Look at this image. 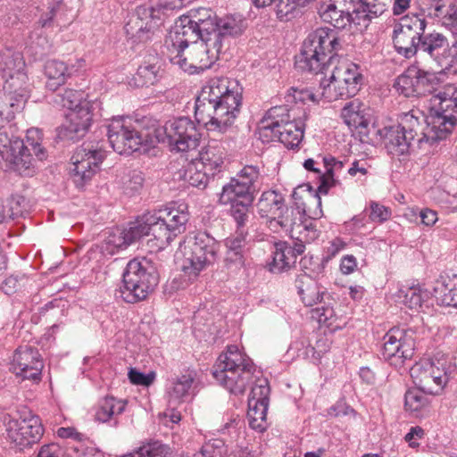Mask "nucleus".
I'll return each mask as SVG.
<instances>
[{
	"mask_svg": "<svg viewBox=\"0 0 457 457\" xmlns=\"http://www.w3.org/2000/svg\"><path fill=\"white\" fill-rule=\"evenodd\" d=\"M325 171L320 178L318 191L312 193L309 185L296 187L292 197L297 201L295 206H287L283 203L280 210L270 220V228L277 232L279 228L289 232L293 240L301 242H313L320 236L312 220L322 216L321 198L320 194H328V189L336 185L335 172L343 169L342 162L333 156H325L322 159Z\"/></svg>",
	"mask_w": 457,
	"mask_h": 457,
	"instance_id": "obj_1",
	"label": "nucleus"
},
{
	"mask_svg": "<svg viewBox=\"0 0 457 457\" xmlns=\"http://www.w3.org/2000/svg\"><path fill=\"white\" fill-rule=\"evenodd\" d=\"M242 88L236 80L212 78L202 87L195 100V116L208 131L225 133L240 113Z\"/></svg>",
	"mask_w": 457,
	"mask_h": 457,
	"instance_id": "obj_2",
	"label": "nucleus"
},
{
	"mask_svg": "<svg viewBox=\"0 0 457 457\" xmlns=\"http://www.w3.org/2000/svg\"><path fill=\"white\" fill-rule=\"evenodd\" d=\"M212 376L221 386L234 395L245 393L250 381L254 378L248 400L269 404L270 386L266 378H262L253 361L235 345L227 346L212 367Z\"/></svg>",
	"mask_w": 457,
	"mask_h": 457,
	"instance_id": "obj_3",
	"label": "nucleus"
},
{
	"mask_svg": "<svg viewBox=\"0 0 457 457\" xmlns=\"http://www.w3.org/2000/svg\"><path fill=\"white\" fill-rule=\"evenodd\" d=\"M427 20L421 14L411 13L402 17L394 25L392 39L395 51L405 58L413 57L418 52L432 54L445 43L443 33H425Z\"/></svg>",
	"mask_w": 457,
	"mask_h": 457,
	"instance_id": "obj_4",
	"label": "nucleus"
},
{
	"mask_svg": "<svg viewBox=\"0 0 457 457\" xmlns=\"http://www.w3.org/2000/svg\"><path fill=\"white\" fill-rule=\"evenodd\" d=\"M186 210L185 204L178 207L170 205L142 215L134 221L139 239L153 236L158 248H165L179 234L185 231L188 221Z\"/></svg>",
	"mask_w": 457,
	"mask_h": 457,
	"instance_id": "obj_5",
	"label": "nucleus"
},
{
	"mask_svg": "<svg viewBox=\"0 0 457 457\" xmlns=\"http://www.w3.org/2000/svg\"><path fill=\"white\" fill-rule=\"evenodd\" d=\"M385 148L392 157L405 158L424 144L432 145L428 137V130H424L423 124L413 112H403L395 125L386 126L378 130Z\"/></svg>",
	"mask_w": 457,
	"mask_h": 457,
	"instance_id": "obj_6",
	"label": "nucleus"
},
{
	"mask_svg": "<svg viewBox=\"0 0 457 457\" xmlns=\"http://www.w3.org/2000/svg\"><path fill=\"white\" fill-rule=\"evenodd\" d=\"M341 48L335 30L319 28L304 39L301 54L295 60L296 68L315 74H324L334 64Z\"/></svg>",
	"mask_w": 457,
	"mask_h": 457,
	"instance_id": "obj_7",
	"label": "nucleus"
},
{
	"mask_svg": "<svg viewBox=\"0 0 457 457\" xmlns=\"http://www.w3.org/2000/svg\"><path fill=\"white\" fill-rule=\"evenodd\" d=\"M220 250L219 242L206 232H198L180 243L176 260L184 277L195 280L208 266L213 264Z\"/></svg>",
	"mask_w": 457,
	"mask_h": 457,
	"instance_id": "obj_8",
	"label": "nucleus"
},
{
	"mask_svg": "<svg viewBox=\"0 0 457 457\" xmlns=\"http://www.w3.org/2000/svg\"><path fill=\"white\" fill-rule=\"evenodd\" d=\"M231 38L221 32L203 36L202 39L190 44L179 54H169V60L186 72L198 73L215 63L220 54L228 48Z\"/></svg>",
	"mask_w": 457,
	"mask_h": 457,
	"instance_id": "obj_9",
	"label": "nucleus"
},
{
	"mask_svg": "<svg viewBox=\"0 0 457 457\" xmlns=\"http://www.w3.org/2000/svg\"><path fill=\"white\" fill-rule=\"evenodd\" d=\"M122 283L118 292L124 302L143 301L159 283L157 267L146 258L132 259L123 271Z\"/></svg>",
	"mask_w": 457,
	"mask_h": 457,
	"instance_id": "obj_10",
	"label": "nucleus"
},
{
	"mask_svg": "<svg viewBox=\"0 0 457 457\" xmlns=\"http://www.w3.org/2000/svg\"><path fill=\"white\" fill-rule=\"evenodd\" d=\"M428 137L435 143L447 137L457 123V87L448 85L432 96Z\"/></svg>",
	"mask_w": 457,
	"mask_h": 457,
	"instance_id": "obj_11",
	"label": "nucleus"
},
{
	"mask_svg": "<svg viewBox=\"0 0 457 457\" xmlns=\"http://www.w3.org/2000/svg\"><path fill=\"white\" fill-rule=\"evenodd\" d=\"M156 137L159 142L167 144L170 151L185 153L196 149L201 135L190 118L178 117L156 129Z\"/></svg>",
	"mask_w": 457,
	"mask_h": 457,
	"instance_id": "obj_12",
	"label": "nucleus"
},
{
	"mask_svg": "<svg viewBox=\"0 0 457 457\" xmlns=\"http://www.w3.org/2000/svg\"><path fill=\"white\" fill-rule=\"evenodd\" d=\"M450 362L444 356H434L415 363L410 370L417 387L429 395H438L449 381Z\"/></svg>",
	"mask_w": 457,
	"mask_h": 457,
	"instance_id": "obj_13",
	"label": "nucleus"
},
{
	"mask_svg": "<svg viewBox=\"0 0 457 457\" xmlns=\"http://www.w3.org/2000/svg\"><path fill=\"white\" fill-rule=\"evenodd\" d=\"M138 122L129 118H113L106 126L107 137L119 154L129 155L147 141L149 133L138 129Z\"/></svg>",
	"mask_w": 457,
	"mask_h": 457,
	"instance_id": "obj_14",
	"label": "nucleus"
},
{
	"mask_svg": "<svg viewBox=\"0 0 457 457\" xmlns=\"http://www.w3.org/2000/svg\"><path fill=\"white\" fill-rule=\"evenodd\" d=\"M162 24L160 9L141 5L129 17L124 29L132 43H146L157 35Z\"/></svg>",
	"mask_w": 457,
	"mask_h": 457,
	"instance_id": "obj_15",
	"label": "nucleus"
},
{
	"mask_svg": "<svg viewBox=\"0 0 457 457\" xmlns=\"http://www.w3.org/2000/svg\"><path fill=\"white\" fill-rule=\"evenodd\" d=\"M188 22H193L204 32V36H211L215 32H221L223 36L235 37L242 34L245 29L244 21L234 16H226L218 19L216 14L209 8H197L190 10L187 14Z\"/></svg>",
	"mask_w": 457,
	"mask_h": 457,
	"instance_id": "obj_16",
	"label": "nucleus"
},
{
	"mask_svg": "<svg viewBox=\"0 0 457 457\" xmlns=\"http://www.w3.org/2000/svg\"><path fill=\"white\" fill-rule=\"evenodd\" d=\"M415 332L412 329L391 328L383 337L381 355L395 367H401L415 351Z\"/></svg>",
	"mask_w": 457,
	"mask_h": 457,
	"instance_id": "obj_17",
	"label": "nucleus"
},
{
	"mask_svg": "<svg viewBox=\"0 0 457 457\" xmlns=\"http://www.w3.org/2000/svg\"><path fill=\"white\" fill-rule=\"evenodd\" d=\"M104 157L105 152L99 143L85 142L78 147L71 156L75 182L82 186L90 180Z\"/></svg>",
	"mask_w": 457,
	"mask_h": 457,
	"instance_id": "obj_18",
	"label": "nucleus"
},
{
	"mask_svg": "<svg viewBox=\"0 0 457 457\" xmlns=\"http://www.w3.org/2000/svg\"><path fill=\"white\" fill-rule=\"evenodd\" d=\"M5 426L7 438L20 450L37 443L44 434V428L36 417L10 419Z\"/></svg>",
	"mask_w": 457,
	"mask_h": 457,
	"instance_id": "obj_19",
	"label": "nucleus"
},
{
	"mask_svg": "<svg viewBox=\"0 0 457 457\" xmlns=\"http://www.w3.org/2000/svg\"><path fill=\"white\" fill-rule=\"evenodd\" d=\"M44 363L37 348L23 345L14 353L10 370L22 380L39 381Z\"/></svg>",
	"mask_w": 457,
	"mask_h": 457,
	"instance_id": "obj_20",
	"label": "nucleus"
},
{
	"mask_svg": "<svg viewBox=\"0 0 457 457\" xmlns=\"http://www.w3.org/2000/svg\"><path fill=\"white\" fill-rule=\"evenodd\" d=\"M189 21V18L182 15L179 22L176 23L174 30L170 34L165 40V48L167 50V57L169 54H179L182 50L193 42L202 39L204 32L198 26H195L193 22Z\"/></svg>",
	"mask_w": 457,
	"mask_h": 457,
	"instance_id": "obj_21",
	"label": "nucleus"
},
{
	"mask_svg": "<svg viewBox=\"0 0 457 457\" xmlns=\"http://www.w3.org/2000/svg\"><path fill=\"white\" fill-rule=\"evenodd\" d=\"M29 84L26 72L14 73L4 79L3 92L0 97L6 105L7 103L14 111L21 112L29 96Z\"/></svg>",
	"mask_w": 457,
	"mask_h": 457,
	"instance_id": "obj_22",
	"label": "nucleus"
},
{
	"mask_svg": "<svg viewBox=\"0 0 457 457\" xmlns=\"http://www.w3.org/2000/svg\"><path fill=\"white\" fill-rule=\"evenodd\" d=\"M93 120L92 104L82 102L79 108H72L66 114V121L62 126V137L71 140L83 137L88 131Z\"/></svg>",
	"mask_w": 457,
	"mask_h": 457,
	"instance_id": "obj_23",
	"label": "nucleus"
},
{
	"mask_svg": "<svg viewBox=\"0 0 457 457\" xmlns=\"http://www.w3.org/2000/svg\"><path fill=\"white\" fill-rule=\"evenodd\" d=\"M311 242L293 240V245L286 241L275 243L272 260L268 263L269 270L273 273H280L293 267L298 255L305 250V245Z\"/></svg>",
	"mask_w": 457,
	"mask_h": 457,
	"instance_id": "obj_24",
	"label": "nucleus"
},
{
	"mask_svg": "<svg viewBox=\"0 0 457 457\" xmlns=\"http://www.w3.org/2000/svg\"><path fill=\"white\" fill-rule=\"evenodd\" d=\"M331 78L343 88L346 97L355 96L362 81L360 67L348 61H343L335 66L331 71Z\"/></svg>",
	"mask_w": 457,
	"mask_h": 457,
	"instance_id": "obj_25",
	"label": "nucleus"
},
{
	"mask_svg": "<svg viewBox=\"0 0 457 457\" xmlns=\"http://www.w3.org/2000/svg\"><path fill=\"white\" fill-rule=\"evenodd\" d=\"M341 117L344 122L352 131H356L361 141L368 138L369 119L367 118L366 107L358 99L349 102L341 111Z\"/></svg>",
	"mask_w": 457,
	"mask_h": 457,
	"instance_id": "obj_26",
	"label": "nucleus"
},
{
	"mask_svg": "<svg viewBox=\"0 0 457 457\" xmlns=\"http://www.w3.org/2000/svg\"><path fill=\"white\" fill-rule=\"evenodd\" d=\"M287 112L286 106H275L265 113L258 127L259 138L263 143L276 140L280 142V129L284 122L285 112Z\"/></svg>",
	"mask_w": 457,
	"mask_h": 457,
	"instance_id": "obj_27",
	"label": "nucleus"
},
{
	"mask_svg": "<svg viewBox=\"0 0 457 457\" xmlns=\"http://www.w3.org/2000/svg\"><path fill=\"white\" fill-rule=\"evenodd\" d=\"M225 157V150L216 140H212L199 153L198 166L205 169L208 174L215 176L221 170Z\"/></svg>",
	"mask_w": 457,
	"mask_h": 457,
	"instance_id": "obj_28",
	"label": "nucleus"
},
{
	"mask_svg": "<svg viewBox=\"0 0 457 457\" xmlns=\"http://www.w3.org/2000/svg\"><path fill=\"white\" fill-rule=\"evenodd\" d=\"M162 77V62L157 55H150L138 67L133 79L137 87L156 84Z\"/></svg>",
	"mask_w": 457,
	"mask_h": 457,
	"instance_id": "obj_29",
	"label": "nucleus"
},
{
	"mask_svg": "<svg viewBox=\"0 0 457 457\" xmlns=\"http://www.w3.org/2000/svg\"><path fill=\"white\" fill-rule=\"evenodd\" d=\"M127 403L126 400L106 396L99 401L95 418L97 421L103 423L113 421V426H117V417L125 411Z\"/></svg>",
	"mask_w": 457,
	"mask_h": 457,
	"instance_id": "obj_30",
	"label": "nucleus"
},
{
	"mask_svg": "<svg viewBox=\"0 0 457 457\" xmlns=\"http://www.w3.org/2000/svg\"><path fill=\"white\" fill-rule=\"evenodd\" d=\"M295 287L302 302L306 306L320 303L325 294L317 282L306 274H301L296 278Z\"/></svg>",
	"mask_w": 457,
	"mask_h": 457,
	"instance_id": "obj_31",
	"label": "nucleus"
},
{
	"mask_svg": "<svg viewBox=\"0 0 457 457\" xmlns=\"http://www.w3.org/2000/svg\"><path fill=\"white\" fill-rule=\"evenodd\" d=\"M71 69L64 62L59 60L47 61L44 66V73L47 79L46 87L54 91L64 85L71 76Z\"/></svg>",
	"mask_w": 457,
	"mask_h": 457,
	"instance_id": "obj_32",
	"label": "nucleus"
},
{
	"mask_svg": "<svg viewBox=\"0 0 457 457\" xmlns=\"http://www.w3.org/2000/svg\"><path fill=\"white\" fill-rule=\"evenodd\" d=\"M195 378V371L188 369L172 380L169 389L170 404L180 403L191 395Z\"/></svg>",
	"mask_w": 457,
	"mask_h": 457,
	"instance_id": "obj_33",
	"label": "nucleus"
},
{
	"mask_svg": "<svg viewBox=\"0 0 457 457\" xmlns=\"http://www.w3.org/2000/svg\"><path fill=\"white\" fill-rule=\"evenodd\" d=\"M434 291L442 305L457 308V274L440 276Z\"/></svg>",
	"mask_w": 457,
	"mask_h": 457,
	"instance_id": "obj_34",
	"label": "nucleus"
},
{
	"mask_svg": "<svg viewBox=\"0 0 457 457\" xmlns=\"http://www.w3.org/2000/svg\"><path fill=\"white\" fill-rule=\"evenodd\" d=\"M135 223L130 222L129 227L123 230L118 229L111 233L105 239V251L113 254L115 252L125 249L137 240H139Z\"/></svg>",
	"mask_w": 457,
	"mask_h": 457,
	"instance_id": "obj_35",
	"label": "nucleus"
},
{
	"mask_svg": "<svg viewBox=\"0 0 457 457\" xmlns=\"http://www.w3.org/2000/svg\"><path fill=\"white\" fill-rule=\"evenodd\" d=\"M290 115L285 112L280 129V143L287 148L297 147L303 138L304 123L301 120H288Z\"/></svg>",
	"mask_w": 457,
	"mask_h": 457,
	"instance_id": "obj_36",
	"label": "nucleus"
},
{
	"mask_svg": "<svg viewBox=\"0 0 457 457\" xmlns=\"http://www.w3.org/2000/svg\"><path fill=\"white\" fill-rule=\"evenodd\" d=\"M32 153L22 146L17 147V150L12 152L11 158H8L4 163L5 168L13 170L21 176H32L35 172Z\"/></svg>",
	"mask_w": 457,
	"mask_h": 457,
	"instance_id": "obj_37",
	"label": "nucleus"
},
{
	"mask_svg": "<svg viewBox=\"0 0 457 457\" xmlns=\"http://www.w3.org/2000/svg\"><path fill=\"white\" fill-rule=\"evenodd\" d=\"M284 198L276 191H265L262 194L256 204L257 212L262 218L267 220V224L270 227V220H274V216L280 210Z\"/></svg>",
	"mask_w": 457,
	"mask_h": 457,
	"instance_id": "obj_38",
	"label": "nucleus"
},
{
	"mask_svg": "<svg viewBox=\"0 0 457 457\" xmlns=\"http://www.w3.org/2000/svg\"><path fill=\"white\" fill-rule=\"evenodd\" d=\"M320 19L337 29H345L350 22H355L353 14L345 11H338L335 5L322 1L319 7Z\"/></svg>",
	"mask_w": 457,
	"mask_h": 457,
	"instance_id": "obj_39",
	"label": "nucleus"
},
{
	"mask_svg": "<svg viewBox=\"0 0 457 457\" xmlns=\"http://www.w3.org/2000/svg\"><path fill=\"white\" fill-rule=\"evenodd\" d=\"M247 230L237 231L236 235L225 240L227 248L225 261L237 265H243Z\"/></svg>",
	"mask_w": 457,
	"mask_h": 457,
	"instance_id": "obj_40",
	"label": "nucleus"
},
{
	"mask_svg": "<svg viewBox=\"0 0 457 457\" xmlns=\"http://www.w3.org/2000/svg\"><path fill=\"white\" fill-rule=\"evenodd\" d=\"M418 74H420V68L410 66L395 82L397 92L405 97L420 96Z\"/></svg>",
	"mask_w": 457,
	"mask_h": 457,
	"instance_id": "obj_41",
	"label": "nucleus"
},
{
	"mask_svg": "<svg viewBox=\"0 0 457 457\" xmlns=\"http://www.w3.org/2000/svg\"><path fill=\"white\" fill-rule=\"evenodd\" d=\"M353 5L352 12L358 20L370 21L380 16L385 11V4L378 0H350Z\"/></svg>",
	"mask_w": 457,
	"mask_h": 457,
	"instance_id": "obj_42",
	"label": "nucleus"
},
{
	"mask_svg": "<svg viewBox=\"0 0 457 457\" xmlns=\"http://www.w3.org/2000/svg\"><path fill=\"white\" fill-rule=\"evenodd\" d=\"M455 34L452 44H449L447 37L443 34L445 43L431 56L442 69L457 68V32Z\"/></svg>",
	"mask_w": 457,
	"mask_h": 457,
	"instance_id": "obj_43",
	"label": "nucleus"
},
{
	"mask_svg": "<svg viewBox=\"0 0 457 457\" xmlns=\"http://www.w3.org/2000/svg\"><path fill=\"white\" fill-rule=\"evenodd\" d=\"M246 196H253L252 188L237 178H233L222 187L220 202L228 204L232 201H245Z\"/></svg>",
	"mask_w": 457,
	"mask_h": 457,
	"instance_id": "obj_44",
	"label": "nucleus"
},
{
	"mask_svg": "<svg viewBox=\"0 0 457 457\" xmlns=\"http://www.w3.org/2000/svg\"><path fill=\"white\" fill-rule=\"evenodd\" d=\"M269 404L258 403L253 400H248L247 420L249 426L259 432L266 429V417Z\"/></svg>",
	"mask_w": 457,
	"mask_h": 457,
	"instance_id": "obj_45",
	"label": "nucleus"
},
{
	"mask_svg": "<svg viewBox=\"0 0 457 457\" xmlns=\"http://www.w3.org/2000/svg\"><path fill=\"white\" fill-rule=\"evenodd\" d=\"M253 202V196H246L245 201H232L230 213L237 225V230H245V227L249 220L250 210Z\"/></svg>",
	"mask_w": 457,
	"mask_h": 457,
	"instance_id": "obj_46",
	"label": "nucleus"
},
{
	"mask_svg": "<svg viewBox=\"0 0 457 457\" xmlns=\"http://www.w3.org/2000/svg\"><path fill=\"white\" fill-rule=\"evenodd\" d=\"M0 66L3 71V78L13 76L24 71L25 62L20 53L7 51L0 56Z\"/></svg>",
	"mask_w": 457,
	"mask_h": 457,
	"instance_id": "obj_47",
	"label": "nucleus"
},
{
	"mask_svg": "<svg viewBox=\"0 0 457 457\" xmlns=\"http://www.w3.org/2000/svg\"><path fill=\"white\" fill-rule=\"evenodd\" d=\"M214 177L212 174H208L205 169L198 166L195 161L188 163L187 169L184 170L183 179L188 185L195 187H205L208 184L209 179Z\"/></svg>",
	"mask_w": 457,
	"mask_h": 457,
	"instance_id": "obj_48",
	"label": "nucleus"
},
{
	"mask_svg": "<svg viewBox=\"0 0 457 457\" xmlns=\"http://www.w3.org/2000/svg\"><path fill=\"white\" fill-rule=\"evenodd\" d=\"M450 0H422L423 10L431 18L439 19L446 28V18L450 14Z\"/></svg>",
	"mask_w": 457,
	"mask_h": 457,
	"instance_id": "obj_49",
	"label": "nucleus"
},
{
	"mask_svg": "<svg viewBox=\"0 0 457 457\" xmlns=\"http://www.w3.org/2000/svg\"><path fill=\"white\" fill-rule=\"evenodd\" d=\"M54 102L71 111L72 108L80 107L82 102L89 101L85 97L84 92L68 88L65 89L63 93L56 95Z\"/></svg>",
	"mask_w": 457,
	"mask_h": 457,
	"instance_id": "obj_50",
	"label": "nucleus"
},
{
	"mask_svg": "<svg viewBox=\"0 0 457 457\" xmlns=\"http://www.w3.org/2000/svg\"><path fill=\"white\" fill-rule=\"evenodd\" d=\"M42 131L38 129H29L27 130L26 142L22 141V148L32 151L35 156L43 161L46 158V149L41 145Z\"/></svg>",
	"mask_w": 457,
	"mask_h": 457,
	"instance_id": "obj_51",
	"label": "nucleus"
},
{
	"mask_svg": "<svg viewBox=\"0 0 457 457\" xmlns=\"http://www.w3.org/2000/svg\"><path fill=\"white\" fill-rule=\"evenodd\" d=\"M319 93L320 99H325L328 102H332L338 98H347L343 88L336 80L332 79L331 76L328 79L325 78L320 79Z\"/></svg>",
	"mask_w": 457,
	"mask_h": 457,
	"instance_id": "obj_52",
	"label": "nucleus"
},
{
	"mask_svg": "<svg viewBox=\"0 0 457 457\" xmlns=\"http://www.w3.org/2000/svg\"><path fill=\"white\" fill-rule=\"evenodd\" d=\"M426 394L428 393L419 387L408 390L404 397L405 409L411 412H417L427 407L429 401Z\"/></svg>",
	"mask_w": 457,
	"mask_h": 457,
	"instance_id": "obj_53",
	"label": "nucleus"
},
{
	"mask_svg": "<svg viewBox=\"0 0 457 457\" xmlns=\"http://www.w3.org/2000/svg\"><path fill=\"white\" fill-rule=\"evenodd\" d=\"M307 4L303 0H278L276 4V13L280 21H289L295 16L299 8Z\"/></svg>",
	"mask_w": 457,
	"mask_h": 457,
	"instance_id": "obj_54",
	"label": "nucleus"
},
{
	"mask_svg": "<svg viewBox=\"0 0 457 457\" xmlns=\"http://www.w3.org/2000/svg\"><path fill=\"white\" fill-rule=\"evenodd\" d=\"M167 447L155 441L143 445L136 451L125 454L122 457H164Z\"/></svg>",
	"mask_w": 457,
	"mask_h": 457,
	"instance_id": "obj_55",
	"label": "nucleus"
},
{
	"mask_svg": "<svg viewBox=\"0 0 457 457\" xmlns=\"http://www.w3.org/2000/svg\"><path fill=\"white\" fill-rule=\"evenodd\" d=\"M425 297H428V294L417 287H410L405 292L401 291L399 295L405 306L415 310L421 307Z\"/></svg>",
	"mask_w": 457,
	"mask_h": 457,
	"instance_id": "obj_56",
	"label": "nucleus"
},
{
	"mask_svg": "<svg viewBox=\"0 0 457 457\" xmlns=\"http://www.w3.org/2000/svg\"><path fill=\"white\" fill-rule=\"evenodd\" d=\"M21 146L22 141L11 139L5 131L0 129V166L11 158L12 152Z\"/></svg>",
	"mask_w": 457,
	"mask_h": 457,
	"instance_id": "obj_57",
	"label": "nucleus"
},
{
	"mask_svg": "<svg viewBox=\"0 0 457 457\" xmlns=\"http://www.w3.org/2000/svg\"><path fill=\"white\" fill-rule=\"evenodd\" d=\"M312 312V317L317 319L320 324L331 328L332 329L339 328L338 325L335 324L337 318L332 307L328 305H321L320 307L313 309Z\"/></svg>",
	"mask_w": 457,
	"mask_h": 457,
	"instance_id": "obj_58",
	"label": "nucleus"
},
{
	"mask_svg": "<svg viewBox=\"0 0 457 457\" xmlns=\"http://www.w3.org/2000/svg\"><path fill=\"white\" fill-rule=\"evenodd\" d=\"M437 84V79L435 73L425 71L420 69V74H418V85H419V96H426L428 94H433L436 92V85Z\"/></svg>",
	"mask_w": 457,
	"mask_h": 457,
	"instance_id": "obj_59",
	"label": "nucleus"
},
{
	"mask_svg": "<svg viewBox=\"0 0 457 457\" xmlns=\"http://www.w3.org/2000/svg\"><path fill=\"white\" fill-rule=\"evenodd\" d=\"M29 209V201L22 195H12L8 199V218L15 219L22 216Z\"/></svg>",
	"mask_w": 457,
	"mask_h": 457,
	"instance_id": "obj_60",
	"label": "nucleus"
},
{
	"mask_svg": "<svg viewBox=\"0 0 457 457\" xmlns=\"http://www.w3.org/2000/svg\"><path fill=\"white\" fill-rule=\"evenodd\" d=\"M144 176L140 170L129 171L123 182L124 192L129 195L138 193L143 187Z\"/></svg>",
	"mask_w": 457,
	"mask_h": 457,
	"instance_id": "obj_61",
	"label": "nucleus"
},
{
	"mask_svg": "<svg viewBox=\"0 0 457 457\" xmlns=\"http://www.w3.org/2000/svg\"><path fill=\"white\" fill-rule=\"evenodd\" d=\"M223 442L220 439L205 443L195 457H222Z\"/></svg>",
	"mask_w": 457,
	"mask_h": 457,
	"instance_id": "obj_62",
	"label": "nucleus"
},
{
	"mask_svg": "<svg viewBox=\"0 0 457 457\" xmlns=\"http://www.w3.org/2000/svg\"><path fill=\"white\" fill-rule=\"evenodd\" d=\"M128 377L133 385L149 386L154 381L155 373L152 371L148 374H145L136 368H130Z\"/></svg>",
	"mask_w": 457,
	"mask_h": 457,
	"instance_id": "obj_63",
	"label": "nucleus"
},
{
	"mask_svg": "<svg viewBox=\"0 0 457 457\" xmlns=\"http://www.w3.org/2000/svg\"><path fill=\"white\" fill-rule=\"evenodd\" d=\"M36 457H68V455L62 447L52 443L42 445Z\"/></svg>",
	"mask_w": 457,
	"mask_h": 457,
	"instance_id": "obj_64",
	"label": "nucleus"
}]
</instances>
